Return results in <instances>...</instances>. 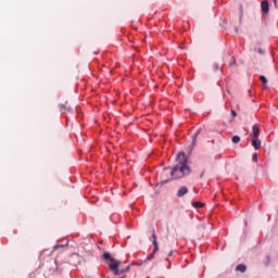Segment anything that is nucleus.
<instances>
[{
    "label": "nucleus",
    "mask_w": 278,
    "mask_h": 278,
    "mask_svg": "<svg viewBox=\"0 0 278 278\" xmlns=\"http://www.w3.org/2000/svg\"><path fill=\"white\" fill-rule=\"evenodd\" d=\"M176 165L173 167H165L163 169V180L161 184H168L172 179H184L192 173V168L188 164V156L186 153L179 152L176 157Z\"/></svg>",
    "instance_id": "f257e3e1"
},
{
    "label": "nucleus",
    "mask_w": 278,
    "mask_h": 278,
    "mask_svg": "<svg viewBox=\"0 0 278 278\" xmlns=\"http://www.w3.org/2000/svg\"><path fill=\"white\" fill-rule=\"evenodd\" d=\"M103 260H106L110 262L109 264L110 270H112V273H114V275L117 277L118 275H123L127 273L131 267V265H128L125 269H118V267L121 266V262L116 261L115 258H112V254H110L109 252L103 254Z\"/></svg>",
    "instance_id": "f03ea898"
},
{
    "label": "nucleus",
    "mask_w": 278,
    "mask_h": 278,
    "mask_svg": "<svg viewBox=\"0 0 278 278\" xmlns=\"http://www.w3.org/2000/svg\"><path fill=\"white\" fill-rule=\"evenodd\" d=\"M152 238H153V253L151 254V256L148 260H151L153 257V255H155V253H157L160 251V245H157V235H155V231H153L152 233Z\"/></svg>",
    "instance_id": "7ed1b4c3"
},
{
    "label": "nucleus",
    "mask_w": 278,
    "mask_h": 278,
    "mask_svg": "<svg viewBox=\"0 0 278 278\" xmlns=\"http://www.w3.org/2000/svg\"><path fill=\"white\" fill-rule=\"evenodd\" d=\"M261 10H262V12H264V14H267L268 10H270V7H269L267 0H264V1L261 3Z\"/></svg>",
    "instance_id": "20e7f679"
},
{
    "label": "nucleus",
    "mask_w": 278,
    "mask_h": 278,
    "mask_svg": "<svg viewBox=\"0 0 278 278\" xmlns=\"http://www.w3.org/2000/svg\"><path fill=\"white\" fill-rule=\"evenodd\" d=\"M252 135L253 138H260V126L257 124L252 126Z\"/></svg>",
    "instance_id": "39448f33"
},
{
    "label": "nucleus",
    "mask_w": 278,
    "mask_h": 278,
    "mask_svg": "<svg viewBox=\"0 0 278 278\" xmlns=\"http://www.w3.org/2000/svg\"><path fill=\"white\" fill-rule=\"evenodd\" d=\"M188 192V187L182 186L178 189L177 191V197L181 198V197H186V193Z\"/></svg>",
    "instance_id": "423d86ee"
},
{
    "label": "nucleus",
    "mask_w": 278,
    "mask_h": 278,
    "mask_svg": "<svg viewBox=\"0 0 278 278\" xmlns=\"http://www.w3.org/2000/svg\"><path fill=\"white\" fill-rule=\"evenodd\" d=\"M252 147L257 151V149L262 147V140H260V138H254L252 140Z\"/></svg>",
    "instance_id": "0eeeda50"
},
{
    "label": "nucleus",
    "mask_w": 278,
    "mask_h": 278,
    "mask_svg": "<svg viewBox=\"0 0 278 278\" xmlns=\"http://www.w3.org/2000/svg\"><path fill=\"white\" fill-rule=\"evenodd\" d=\"M61 112L64 114V112H73V108L67 104H60Z\"/></svg>",
    "instance_id": "6e6552de"
},
{
    "label": "nucleus",
    "mask_w": 278,
    "mask_h": 278,
    "mask_svg": "<svg viewBox=\"0 0 278 278\" xmlns=\"http://www.w3.org/2000/svg\"><path fill=\"white\" fill-rule=\"evenodd\" d=\"M237 273H247V265L240 264L236 267Z\"/></svg>",
    "instance_id": "1a4fd4ad"
},
{
    "label": "nucleus",
    "mask_w": 278,
    "mask_h": 278,
    "mask_svg": "<svg viewBox=\"0 0 278 278\" xmlns=\"http://www.w3.org/2000/svg\"><path fill=\"white\" fill-rule=\"evenodd\" d=\"M199 134H201V129H199V130L192 136V147H197V138H199Z\"/></svg>",
    "instance_id": "9d476101"
},
{
    "label": "nucleus",
    "mask_w": 278,
    "mask_h": 278,
    "mask_svg": "<svg viewBox=\"0 0 278 278\" xmlns=\"http://www.w3.org/2000/svg\"><path fill=\"white\" fill-rule=\"evenodd\" d=\"M260 79H261L262 84L264 85V88H266V84H268L266 76H260Z\"/></svg>",
    "instance_id": "9b49d317"
},
{
    "label": "nucleus",
    "mask_w": 278,
    "mask_h": 278,
    "mask_svg": "<svg viewBox=\"0 0 278 278\" xmlns=\"http://www.w3.org/2000/svg\"><path fill=\"white\" fill-rule=\"evenodd\" d=\"M231 140H232L233 144H238L240 142V136H233L231 138Z\"/></svg>",
    "instance_id": "f8f14e48"
},
{
    "label": "nucleus",
    "mask_w": 278,
    "mask_h": 278,
    "mask_svg": "<svg viewBox=\"0 0 278 278\" xmlns=\"http://www.w3.org/2000/svg\"><path fill=\"white\" fill-rule=\"evenodd\" d=\"M192 205H193V207H197V208L203 206V204L201 202H193Z\"/></svg>",
    "instance_id": "ddd939ff"
},
{
    "label": "nucleus",
    "mask_w": 278,
    "mask_h": 278,
    "mask_svg": "<svg viewBox=\"0 0 278 278\" xmlns=\"http://www.w3.org/2000/svg\"><path fill=\"white\" fill-rule=\"evenodd\" d=\"M58 249H64V245L56 244V245H54L53 251H58Z\"/></svg>",
    "instance_id": "4468645a"
},
{
    "label": "nucleus",
    "mask_w": 278,
    "mask_h": 278,
    "mask_svg": "<svg viewBox=\"0 0 278 278\" xmlns=\"http://www.w3.org/2000/svg\"><path fill=\"white\" fill-rule=\"evenodd\" d=\"M236 66V56H232V62L229 64V67Z\"/></svg>",
    "instance_id": "2eb2a0df"
},
{
    "label": "nucleus",
    "mask_w": 278,
    "mask_h": 278,
    "mask_svg": "<svg viewBox=\"0 0 278 278\" xmlns=\"http://www.w3.org/2000/svg\"><path fill=\"white\" fill-rule=\"evenodd\" d=\"M252 162H257V153H254L252 156Z\"/></svg>",
    "instance_id": "dca6fc26"
},
{
    "label": "nucleus",
    "mask_w": 278,
    "mask_h": 278,
    "mask_svg": "<svg viewBox=\"0 0 278 278\" xmlns=\"http://www.w3.org/2000/svg\"><path fill=\"white\" fill-rule=\"evenodd\" d=\"M231 115L233 116V118H236L238 116V114L236 113L235 110H231Z\"/></svg>",
    "instance_id": "f3484780"
},
{
    "label": "nucleus",
    "mask_w": 278,
    "mask_h": 278,
    "mask_svg": "<svg viewBox=\"0 0 278 278\" xmlns=\"http://www.w3.org/2000/svg\"><path fill=\"white\" fill-rule=\"evenodd\" d=\"M204 175H205V169H203L202 173L200 174V179H203Z\"/></svg>",
    "instance_id": "a211bd4d"
},
{
    "label": "nucleus",
    "mask_w": 278,
    "mask_h": 278,
    "mask_svg": "<svg viewBox=\"0 0 278 278\" xmlns=\"http://www.w3.org/2000/svg\"><path fill=\"white\" fill-rule=\"evenodd\" d=\"M168 257H173V250H172V251H169V253H168Z\"/></svg>",
    "instance_id": "6ab92c4d"
},
{
    "label": "nucleus",
    "mask_w": 278,
    "mask_h": 278,
    "mask_svg": "<svg viewBox=\"0 0 278 278\" xmlns=\"http://www.w3.org/2000/svg\"><path fill=\"white\" fill-rule=\"evenodd\" d=\"M215 68L218 70V65H215Z\"/></svg>",
    "instance_id": "aec40b11"
}]
</instances>
